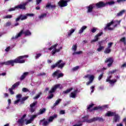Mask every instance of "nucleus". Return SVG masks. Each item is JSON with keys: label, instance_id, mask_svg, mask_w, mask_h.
<instances>
[{"label": "nucleus", "instance_id": "2eb2a0df", "mask_svg": "<svg viewBox=\"0 0 126 126\" xmlns=\"http://www.w3.org/2000/svg\"><path fill=\"white\" fill-rule=\"evenodd\" d=\"M28 17H27V16L23 15L22 14L20 15L18 18L16 19V22H17V21H19L20 20L23 21L27 19Z\"/></svg>", "mask_w": 126, "mask_h": 126}, {"label": "nucleus", "instance_id": "3c124183", "mask_svg": "<svg viewBox=\"0 0 126 126\" xmlns=\"http://www.w3.org/2000/svg\"><path fill=\"white\" fill-rule=\"evenodd\" d=\"M36 104H37V101H35V102H33L32 103L30 104L31 108H33V107H35Z\"/></svg>", "mask_w": 126, "mask_h": 126}, {"label": "nucleus", "instance_id": "b1692460", "mask_svg": "<svg viewBox=\"0 0 126 126\" xmlns=\"http://www.w3.org/2000/svg\"><path fill=\"white\" fill-rule=\"evenodd\" d=\"M29 74V72H25L23 73V74L21 76L20 80H23Z\"/></svg>", "mask_w": 126, "mask_h": 126}, {"label": "nucleus", "instance_id": "412c9836", "mask_svg": "<svg viewBox=\"0 0 126 126\" xmlns=\"http://www.w3.org/2000/svg\"><path fill=\"white\" fill-rule=\"evenodd\" d=\"M56 5L55 4L52 5V4L48 3V10H54L56 9Z\"/></svg>", "mask_w": 126, "mask_h": 126}, {"label": "nucleus", "instance_id": "a19ab883", "mask_svg": "<svg viewBox=\"0 0 126 126\" xmlns=\"http://www.w3.org/2000/svg\"><path fill=\"white\" fill-rule=\"evenodd\" d=\"M93 106H94V104L92 103L91 104L89 105L88 107H87V110H89V112H91V110L93 109H90L91 108H93Z\"/></svg>", "mask_w": 126, "mask_h": 126}, {"label": "nucleus", "instance_id": "e433bc0d", "mask_svg": "<svg viewBox=\"0 0 126 126\" xmlns=\"http://www.w3.org/2000/svg\"><path fill=\"white\" fill-rule=\"evenodd\" d=\"M28 99V96H26V97H24L22 98V99L21 100V103L22 104H24V101H26V100H27Z\"/></svg>", "mask_w": 126, "mask_h": 126}, {"label": "nucleus", "instance_id": "cd10ccee", "mask_svg": "<svg viewBox=\"0 0 126 126\" xmlns=\"http://www.w3.org/2000/svg\"><path fill=\"white\" fill-rule=\"evenodd\" d=\"M76 92H77V90H75L74 92L71 93L70 97L71 98H75V96H76Z\"/></svg>", "mask_w": 126, "mask_h": 126}, {"label": "nucleus", "instance_id": "393cba45", "mask_svg": "<svg viewBox=\"0 0 126 126\" xmlns=\"http://www.w3.org/2000/svg\"><path fill=\"white\" fill-rule=\"evenodd\" d=\"M59 73H60V70H57L52 74V77H58Z\"/></svg>", "mask_w": 126, "mask_h": 126}, {"label": "nucleus", "instance_id": "bb28decb", "mask_svg": "<svg viewBox=\"0 0 126 126\" xmlns=\"http://www.w3.org/2000/svg\"><path fill=\"white\" fill-rule=\"evenodd\" d=\"M94 121L95 122L97 121H98V122H104V121L105 120L102 117H94Z\"/></svg>", "mask_w": 126, "mask_h": 126}, {"label": "nucleus", "instance_id": "864d4df0", "mask_svg": "<svg viewBox=\"0 0 126 126\" xmlns=\"http://www.w3.org/2000/svg\"><path fill=\"white\" fill-rule=\"evenodd\" d=\"M111 78H112V75L107 77V79H106V82H109L110 80H111Z\"/></svg>", "mask_w": 126, "mask_h": 126}, {"label": "nucleus", "instance_id": "f8f14e48", "mask_svg": "<svg viewBox=\"0 0 126 126\" xmlns=\"http://www.w3.org/2000/svg\"><path fill=\"white\" fill-rule=\"evenodd\" d=\"M102 35H103L102 31H101V32H100L99 33H97L96 35H95L94 39H93L92 40H91V43H94V42H97V41L99 40V37H100V36H102Z\"/></svg>", "mask_w": 126, "mask_h": 126}, {"label": "nucleus", "instance_id": "bf43d9fd", "mask_svg": "<svg viewBox=\"0 0 126 126\" xmlns=\"http://www.w3.org/2000/svg\"><path fill=\"white\" fill-rule=\"evenodd\" d=\"M121 42H123L124 44H126V37H123L120 39Z\"/></svg>", "mask_w": 126, "mask_h": 126}, {"label": "nucleus", "instance_id": "9b49d317", "mask_svg": "<svg viewBox=\"0 0 126 126\" xmlns=\"http://www.w3.org/2000/svg\"><path fill=\"white\" fill-rule=\"evenodd\" d=\"M113 23L114 21H112L110 23H107L106 26L104 28L105 31H106V30H110L111 31L114 30V28L110 27L111 25H113Z\"/></svg>", "mask_w": 126, "mask_h": 126}, {"label": "nucleus", "instance_id": "423d86ee", "mask_svg": "<svg viewBox=\"0 0 126 126\" xmlns=\"http://www.w3.org/2000/svg\"><path fill=\"white\" fill-rule=\"evenodd\" d=\"M14 63H16L15 59L14 60H9L7 62H2L1 63L2 65L5 64V65H11V66H14Z\"/></svg>", "mask_w": 126, "mask_h": 126}, {"label": "nucleus", "instance_id": "c03bdc74", "mask_svg": "<svg viewBox=\"0 0 126 126\" xmlns=\"http://www.w3.org/2000/svg\"><path fill=\"white\" fill-rule=\"evenodd\" d=\"M105 3H107V5H113V4H115V1H110L107 2H106Z\"/></svg>", "mask_w": 126, "mask_h": 126}, {"label": "nucleus", "instance_id": "7ed1b4c3", "mask_svg": "<svg viewBox=\"0 0 126 126\" xmlns=\"http://www.w3.org/2000/svg\"><path fill=\"white\" fill-rule=\"evenodd\" d=\"M63 63V60H59L55 64H53L51 65V68L52 69H54L55 67H57V66L58 67V68H63V66L65 65V63Z\"/></svg>", "mask_w": 126, "mask_h": 126}, {"label": "nucleus", "instance_id": "774afa93", "mask_svg": "<svg viewBox=\"0 0 126 126\" xmlns=\"http://www.w3.org/2000/svg\"><path fill=\"white\" fill-rule=\"evenodd\" d=\"M26 16L27 17H28V16H34V14L27 13V14H26Z\"/></svg>", "mask_w": 126, "mask_h": 126}, {"label": "nucleus", "instance_id": "4c0bfd02", "mask_svg": "<svg viewBox=\"0 0 126 126\" xmlns=\"http://www.w3.org/2000/svg\"><path fill=\"white\" fill-rule=\"evenodd\" d=\"M125 13V10L121 11L120 12L117 13V16H122Z\"/></svg>", "mask_w": 126, "mask_h": 126}, {"label": "nucleus", "instance_id": "a18cd8bd", "mask_svg": "<svg viewBox=\"0 0 126 126\" xmlns=\"http://www.w3.org/2000/svg\"><path fill=\"white\" fill-rule=\"evenodd\" d=\"M63 73H59L58 76L57 77V79H59V78H61V77H63Z\"/></svg>", "mask_w": 126, "mask_h": 126}, {"label": "nucleus", "instance_id": "72a5a7b5", "mask_svg": "<svg viewBox=\"0 0 126 126\" xmlns=\"http://www.w3.org/2000/svg\"><path fill=\"white\" fill-rule=\"evenodd\" d=\"M95 122V118H93L92 119H91L90 120H87L88 124H91V123H94Z\"/></svg>", "mask_w": 126, "mask_h": 126}, {"label": "nucleus", "instance_id": "4d7b16f0", "mask_svg": "<svg viewBox=\"0 0 126 126\" xmlns=\"http://www.w3.org/2000/svg\"><path fill=\"white\" fill-rule=\"evenodd\" d=\"M91 31L92 33H95L96 31H97V29L95 28H93Z\"/></svg>", "mask_w": 126, "mask_h": 126}, {"label": "nucleus", "instance_id": "338daca9", "mask_svg": "<svg viewBox=\"0 0 126 126\" xmlns=\"http://www.w3.org/2000/svg\"><path fill=\"white\" fill-rule=\"evenodd\" d=\"M43 126H48V121H44L43 123H42Z\"/></svg>", "mask_w": 126, "mask_h": 126}, {"label": "nucleus", "instance_id": "dca6fc26", "mask_svg": "<svg viewBox=\"0 0 126 126\" xmlns=\"http://www.w3.org/2000/svg\"><path fill=\"white\" fill-rule=\"evenodd\" d=\"M84 78H89V81L93 82L95 77L93 75L87 74L84 77Z\"/></svg>", "mask_w": 126, "mask_h": 126}, {"label": "nucleus", "instance_id": "6ab92c4d", "mask_svg": "<svg viewBox=\"0 0 126 126\" xmlns=\"http://www.w3.org/2000/svg\"><path fill=\"white\" fill-rule=\"evenodd\" d=\"M58 118V115L54 114L53 116H50L48 120V124L49 123H52L55 120V119H57Z\"/></svg>", "mask_w": 126, "mask_h": 126}, {"label": "nucleus", "instance_id": "4be33fe9", "mask_svg": "<svg viewBox=\"0 0 126 126\" xmlns=\"http://www.w3.org/2000/svg\"><path fill=\"white\" fill-rule=\"evenodd\" d=\"M116 112L112 111H108L107 113L105 114L106 117H114Z\"/></svg>", "mask_w": 126, "mask_h": 126}, {"label": "nucleus", "instance_id": "6e6552de", "mask_svg": "<svg viewBox=\"0 0 126 126\" xmlns=\"http://www.w3.org/2000/svg\"><path fill=\"white\" fill-rule=\"evenodd\" d=\"M20 84V82H17L12 85L11 88L9 89V91L11 95H13L14 94V92L13 90L15 89L16 87H18Z\"/></svg>", "mask_w": 126, "mask_h": 126}, {"label": "nucleus", "instance_id": "5fc2aeb1", "mask_svg": "<svg viewBox=\"0 0 126 126\" xmlns=\"http://www.w3.org/2000/svg\"><path fill=\"white\" fill-rule=\"evenodd\" d=\"M104 75V73H102V74H101L98 77V80H101V79H102V78H103V75Z\"/></svg>", "mask_w": 126, "mask_h": 126}, {"label": "nucleus", "instance_id": "473e14b6", "mask_svg": "<svg viewBox=\"0 0 126 126\" xmlns=\"http://www.w3.org/2000/svg\"><path fill=\"white\" fill-rule=\"evenodd\" d=\"M28 1H29V2H30L31 1H32L33 0H28ZM42 0H36V4H37V5H39V4H40V3H41V2H42Z\"/></svg>", "mask_w": 126, "mask_h": 126}, {"label": "nucleus", "instance_id": "6e6d98bb", "mask_svg": "<svg viewBox=\"0 0 126 126\" xmlns=\"http://www.w3.org/2000/svg\"><path fill=\"white\" fill-rule=\"evenodd\" d=\"M78 68H79V66H76L72 68V70L73 71H76V70H77Z\"/></svg>", "mask_w": 126, "mask_h": 126}, {"label": "nucleus", "instance_id": "f704fd0d", "mask_svg": "<svg viewBox=\"0 0 126 126\" xmlns=\"http://www.w3.org/2000/svg\"><path fill=\"white\" fill-rule=\"evenodd\" d=\"M47 16V14L46 13H43L41 15H40L38 18L39 19H43V18L46 17Z\"/></svg>", "mask_w": 126, "mask_h": 126}, {"label": "nucleus", "instance_id": "a878e982", "mask_svg": "<svg viewBox=\"0 0 126 126\" xmlns=\"http://www.w3.org/2000/svg\"><path fill=\"white\" fill-rule=\"evenodd\" d=\"M85 29H87V26H83L81 29L79 31V34H82V33H83V31L85 30Z\"/></svg>", "mask_w": 126, "mask_h": 126}, {"label": "nucleus", "instance_id": "5701e85b", "mask_svg": "<svg viewBox=\"0 0 126 126\" xmlns=\"http://www.w3.org/2000/svg\"><path fill=\"white\" fill-rule=\"evenodd\" d=\"M46 112V108L40 109L39 112L37 113V116H40V115H43Z\"/></svg>", "mask_w": 126, "mask_h": 126}, {"label": "nucleus", "instance_id": "13d9d810", "mask_svg": "<svg viewBox=\"0 0 126 126\" xmlns=\"http://www.w3.org/2000/svg\"><path fill=\"white\" fill-rule=\"evenodd\" d=\"M4 19H10V18H12V15H8L6 16L5 17H4Z\"/></svg>", "mask_w": 126, "mask_h": 126}, {"label": "nucleus", "instance_id": "de8ad7c7", "mask_svg": "<svg viewBox=\"0 0 126 126\" xmlns=\"http://www.w3.org/2000/svg\"><path fill=\"white\" fill-rule=\"evenodd\" d=\"M74 31H75V30L72 29L70 31V32H68V36H71V34H72V33H73V32H74Z\"/></svg>", "mask_w": 126, "mask_h": 126}, {"label": "nucleus", "instance_id": "0e129e2a", "mask_svg": "<svg viewBox=\"0 0 126 126\" xmlns=\"http://www.w3.org/2000/svg\"><path fill=\"white\" fill-rule=\"evenodd\" d=\"M42 56V54L41 53L37 54L35 56V59H39V57Z\"/></svg>", "mask_w": 126, "mask_h": 126}, {"label": "nucleus", "instance_id": "09e8293b", "mask_svg": "<svg viewBox=\"0 0 126 126\" xmlns=\"http://www.w3.org/2000/svg\"><path fill=\"white\" fill-rule=\"evenodd\" d=\"M80 54H82V51H78V52H75L72 53L73 56L74 55H80Z\"/></svg>", "mask_w": 126, "mask_h": 126}, {"label": "nucleus", "instance_id": "e2e57ef3", "mask_svg": "<svg viewBox=\"0 0 126 126\" xmlns=\"http://www.w3.org/2000/svg\"><path fill=\"white\" fill-rule=\"evenodd\" d=\"M117 1L118 3H121V2H126V0H117Z\"/></svg>", "mask_w": 126, "mask_h": 126}, {"label": "nucleus", "instance_id": "20e7f679", "mask_svg": "<svg viewBox=\"0 0 126 126\" xmlns=\"http://www.w3.org/2000/svg\"><path fill=\"white\" fill-rule=\"evenodd\" d=\"M25 58H28V55L21 56L18 57L15 59L16 63H25V60H23Z\"/></svg>", "mask_w": 126, "mask_h": 126}, {"label": "nucleus", "instance_id": "680f3d73", "mask_svg": "<svg viewBox=\"0 0 126 126\" xmlns=\"http://www.w3.org/2000/svg\"><path fill=\"white\" fill-rule=\"evenodd\" d=\"M11 25V23L10 22H8L5 23V26L6 27H8V26H10Z\"/></svg>", "mask_w": 126, "mask_h": 126}, {"label": "nucleus", "instance_id": "9d476101", "mask_svg": "<svg viewBox=\"0 0 126 126\" xmlns=\"http://www.w3.org/2000/svg\"><path fill=\"white\" fill-rule=\"evenodd\" d=\"M105 63H109L107 64V66L108 67H111V66H112L113 64V63H114V60H113V58H107L106 60L105 61Z\"/></svg>", "mask_w": 126, "mask_h": 126}, {"label": "nucleus", "instance_id": "1a4fd4ad", "mask_svg": "<svg viewBox=\"0 0 126 126\" xmlns=\"http://www.w3.org/2000/svg\"><path fill=\"white\" fill-rule=\"evenodd\" d=\"M95 7V3L91 4L89 6H87L86 8L87 9V13H90L92 12V11H93V9H94Z\"/></svg>", "mask_w": 126, "mask_h": 126}, {"label": "nucleus", "instance_id": "c756f323", "mask_svg": "<svg viewBox=\"0 0 126 126\" xmlns=\"http://www.w3.org/2000/svg\"><path fill=\"white\" fill-rule=\"evenodd\" d=\"M111 52H112V50H111V48H108V47H107L106 48H105L104 53V54H110Z\"/></svg>", "mask_w": 126, "mask_h": 126}, {"label": "nucleus", "instance_id": "58836bf2", "mask_svg": "<svg viewBox=\"0 0 126 126\" xmlns=\"http://www.w3.org/2000/svg\"><path fill=\"white\" fill-rule=\"evenodd\" d=\"M37 115H33L31 117V118L30 119V120L32 121L33 122V121H34V120H35V119H36V118H37Z\"/></svg>", "mask_w": 126, "mask_h": 126}, {"label": "nucleus", "instance_id": "a211bd4d", "mask_svg": "<svg viewBox=\"0 0 126 126\" xmlns=\"http://www.w3.org/2000/svg\"><path fill=\"white\" fill-rule=\"evenodd\" d=\"M113 117V122H114V123H118V122H120V115L117 113H115Z\"/></svg>", "mask_w": 126, "mask_h": 126}, {"label": "nucleus", "instance_id": "f3484780", "mask_svg": "<svg viewBox=\"0 0 126 126\" xmlns=\"http://www.w3.org/2000/svg\"><path fill=\"white\" fill-rule=\"evenodd\" d=\"M15 8H17L18 9H26V3L16 6Z\"/></svg>", "mask_w": 126, "mask_h": 126}, {"label": "nucleus", "instance_id": "ddd939ff", "mask_svg": "<svg viewBox=\"0 0 126 126\" xmlns=\"http://www.w3.org/2000/svg\"><path fill=\"white\" fill-rule=\"evenodd\" d=\"M58 4L61 7H64V6L67 5V1L65 0H60Z\"/></svg>", "mask_w": 126, "mask_h": 126}, {"label": "nucleus", "instance_id": "8fccbe9b", "mask_svg": "<svg viewBox=\"0 0 126 126\" xmlns=\"http://www.w3.org/2000/svg\"><path fill=\"white\" fill-rule=\"evenodd\" d=\"M22 91H23V92H24V93L30 92V91H29V90H28V89H27L26 88H23L22 89Z\"/></svg>", "mask_w": 126, "mask_h": 126}, {"label": "nucleus", "instance_id": "f03ea898", "mask_svg": "<svg viewBox=\"0 0 126 126\" xmlns=\"http://www.w3.org/2000/svg\"><path fill=\"white\" fill-rule=\"evenodd\" d=\"M22 34H24L25 36H30L31 35V32L29 30L26 31L25 32H23V30H21L20 32L17 34L15 36H12L11 38L12 40H14L15 39H18L21 36H22Z\"/></svg>", "mask_w": 126, "mask_h": 126}, {"label": "nucleus", "instance_id": "c85d7f7f", "mask_svg": "<svg viewBox=\"0 0 126 126\" xmlns=\"http://www.w3.org/2000/svg\"><path fill=\"white\" fill-rule=\"evenodd\" d=\"M57 46L58 44H54V45H52L50 48H49L48 50H49L50 51L53 50V49H54L53 50H58V49H57Z\"/></svg>", "mask_w": 126, "mask_h": 126}, {"label": "nucleus", "instance_id": "49530a36", "mask_svg": "<svg viewBox=\"0 0 126 126\" xmlns=\"http://www.w3.org/2000/svg\"><path fill=\"white\" fill-rule=\"evenodd\" d=\"M104 48H105L104 46H99V48H97V51L98 52H101V51H102V50H103Z\"/></svg>", "mask_w": 126, "mask_h": 126}, {"label": "nucleus", "instance_id": "aec40b11", "mask_svg": "<svg viewBox=\"0 0 126 126\" xmlns=\"http://www.w3.org/2000/svg\"><path fill=\"white\" fill-rule=\"evenodd\" d=\"M62 49H63V47H61L59 49L53 50L51 52V54L52 55V56H55V55H56L57 53H60V52H61V50H62Z\"/></svg>", "mask_w": 126, "mask_h": 126}, {"label": "nucleus", "instance_id": "f257e3e1", "mask_svg": "<svg viewBox=\"0 0 126 126\" xmlns=\"http://www.w3.org/2000/svg\"><path fill=\"white\" fill-rule=\"evenodd\" d=\"M58 88H59V89H63V86L60 84L54 85L51 88V90L49 92V93H50V94L48 97V99L50 100L54 98V94H53V93H54V92H56V90H57Z\"/></svg>", "mask_w": 126, "mask_h": 126}, {"label": "nucleus", "instance_id": "7c9ffc66", "mask_svg": "<svg viewBox=\"0 0 126 126\" xmlns=\"http://www.w3.org/2000/svg\"><path fill=\"white\" fill-rule=\"evenodd\" d=\"M62 101V99H58L56 101L55 103L53 104V107H56L57 105H59L60 103Z\"/></svg>", "mask_w": 126, "mask_h": 126}, {"label": "nucleus", "instance_id": "4468645a", "mask_svg": "<svg viewBox=\"0 0 126 126\" xmlns=\"http://www.w3.org/2000/svg\"><path fill=\"white\" fill-rule=\"evenodd\" d=\"M25 118H26V114L23 115L21 118L18 120V123L20 126H23V125H24V122H25L24 119H25Z\"/></svg>", "mask_w": 126, "mask_h": 126}, {"label": "nucleus", "instance_id": "c9c22d12", "mask_svg": "<svg viewBox=\"0 0 126 126\" xmlns=\"http://www.w3.org/2000/svg\"><path fill=\"white\" fill-rule=\"evenodd\" d=\"M42 95V93H39L35 96L33 97V99L34 100H36L37 99H38V98H40V96Z\"/></svg>", "mask_w": 126, "mask_h": 126}, {"label": "nucleus", "instance_id": "79ce46f5", "mask_svg": "<svg viewBox=\"0 0 126 126\" xmlns=\"http://www.w3.org/2000/svg\"><path fill=\"white\" fill-rule=\"evenodd\" d=\"M72 50H73L74 52H76V50H77V45L76 44L73 45L72 47Z\"/></svg>", "mask_w": 126, "mask_h": 126}, {"label": "nucleus", "instance_id": "69168bd1", "mask_svg": "<svg viewBox=\"0 0 126 126\" xmlns=\"http://www.w3.org/2000/svg\"><path fill=\"white\" fill-rule=\"evenodd\" d=\"M32 123V121L30 119L29 120H27L26 122V125H29V124H31Z\"/></svg>", "mask_w": 126, "mask_h": 126}, {"label": "nucleus", "instance_id": "603ef678", "mask_svg": "<svg viewBox=\"0 0 126 126\" xmlns=\"http://www.w3.org/2000/svg\"><path fill=\"white\" fill-rule=\"evenodd\" d=\"M112 46H113V42H109L108 44L107 48L111 49V48H112Z\"/></svg>", "mask_w": 126, "mask_h": 126}, {"label": "nucleus", "instance_id": "2f4dec72", "mask_svg": "<svg viewBox=\"0 0 126 126\" xmlns=\"http://www.w3.org/2000/svg\"><path fill=\"white\" fill-rule=\"evenodd\" d=\"M117 82V80L114 79V80H110L108 82L109 84H110L111 85H114L115 83Z\"/></svg>", "mask_w": 126, "mask_h": 126}, {"label": "nucleus", "instance_id": "39448f33", "mask_svg": "<svg viewBox=\"0 0 126 126\" xmlns=\"http://www.w3.org/2000/svg\"><path fill=\"white\" fill-rule=\"evenodd\" d=\"M107 3H106L102 1H99L97 3L94 4L95 7L96 8H102V7H105V6H107Z\"/></svg>", "mask_w": 126, "mask_h": 126}, {"label": "nucleus", "instance_id": "37998d69", "mask_svg": "<svg viewBox=\"0 0 126 126\" xmlns=\"http://www.w3.org/2000/svg\"><path fill=\"white\" fill-rule=\"evenodd\" d=\"M104 42H105V40H104L98 41L99 46H104Z\"/></svg>", "mask_w": 126, "mask_h": 126}, {"label": "nucleus", "instance_id": "052dcab7", "mask_svg": "<svg viewBox=\"0 0 126 126\" xmlns=\"http://www.w3.org/2000/svg\"><path fill=\"white\" fill-rule=\"evenodd\" d=\"M87 121H88V119H84L83 121H80L78 122V123H79V124H82V123H85V122L87 123Z\"/></svg>", "mask_w": 126, "mask_h": 126}, {"label": "nucleus", "instance_id": "0eeeda50", "mask_svg": "<svg viewBox=\"0 0 126 126\" xmlns=\"http://www.w3.org/2000/svg\"><path fill=\"white\" fill-rule=\"evenodd\" d=\"M109 108V105L108 104L104 105L102 106H97L95 107L93 109L90 110V112H93V111H96L97 110H100V111H102V110H104V109H108Z\"/></svg>", "mask_w": 126, "mask_h": 126}, {"label": "nucleus", "instance_id": "ea45409f", "mask_svg": "<svg viewBox=\"0 0 126 126\" xmlns=\"http://www.w3.org/2000/svg\"><path fill=\"white\" fill-rule=\"evenodd\" d=\"M72 88H71L70 89H68L67 90H66V91H64V92H63V93H64V94H67V93H69V92H70V91H71V90H72Z\"/></svg>", "mask_w": 126, "mask_h": 126}]
</instances>
